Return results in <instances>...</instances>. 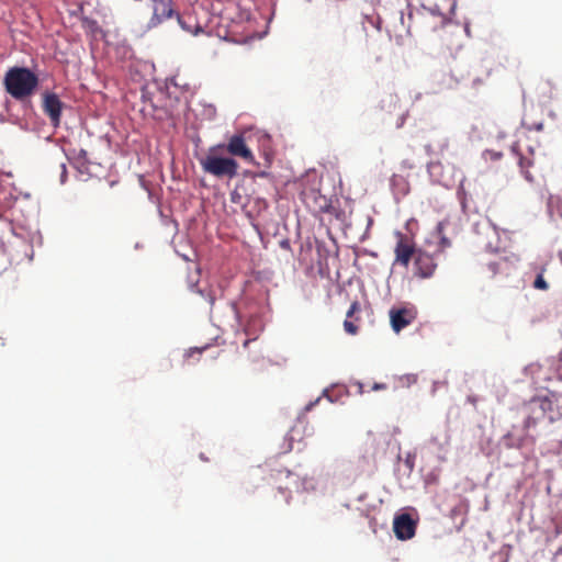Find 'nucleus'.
Here are the masks:
<instances>
[{
    "instance_id": "obj_1",
    "label": "nucleus",
    "mask_w": 562,
    "mask_h": 562,
    "mask_svg": "<svg viewBox=\"0 0 562 562\" xmlns=\"http://www.w3.org/2000/svg\"><path fill=\"white\" fill-rule=\"evenodd\" d=\"M5 91L15 100H24L31 97L37 86L38 77L25 67L10 68L3 78Z\"/></svg>"
},
{
    "instance_id": "obj_2",
    "label": "nucleus",
    "mask_w": 562,
    "mask_h": 562,
    "mask_svg": "<svg viewBox=\"0 0 562 562\" xmlns=\"http://www.w3.org/2000/svg\"><path fill=\"white\" fill-rule=\"evenodd\" d=\"M223 150L218 145L209 149V153L200 159V165L204 172L216 178L233 179L238 175V162L233 157H224L221 155Z\"/></svg>"
},
{
    "instance_id": "obj_3",
    "label": "nucleus",
    "mask_w": 562,
    "mask_h": 562,
    "mask_svg": "<svg viewBox=\"0 0 562 562\" xmlns=\"http://www.w3.org/2000/svg\"><path fill=\"white\" fill-rule=\"evenodd\" d=\"M149 8L151 10V15L147 22L149 30L158 27L172 18H177L181 27L188 30L184 21L176 9L173 0H149Z\"/></svg>"
},
{
    "instance_id": "obj_4",
    "label": "nucleus",
    "mask_w": 562,
    "mask_h": 562,
    "mask_svg": "<svg viewBox=\"0 0 562 562\" xmlns=\"http://www.w3.org/2000/svg\"><path fill=\"white\" fill-rule=\"evenodd\" d=\"M218 147L232 157H239L250 165H257L255 156L241 134L233 135L226 144H218Z\"/></svg>"
},
{
    "instance_id": "obj_5",
    "label": "nucleus",
    "mask_w": 562,
    "mask_h": 562,
    "mask_svg": "<svg viewBox=\"0 0 562 562\" xmlns=\"http://www.w3.org/2000/svg\"><path fill=\"white\" fill-rule=\"evenodd\" d=\"M397 243L394 249L395 262L407 268L412 258L416 256L417 250L415 249L414 243L409 237L402 233H397Z\"/></svg>"
},
{
    "instance_id": "obj_6",
    "label": "nucleus",
    "mask_w": 562,
    "mask_h": 562,
    "mask_svg": "<svg viewBox=\"0 0 562 562\" xmlns=\"http://www.w3.org/2000/svg\"><path fill=\"white\" fill-rule=\"evenodd\" d=\"M43 111L49 117L54 127L60 124L61 111L65 104L60 101L58 95L54 92H46L43 95Z\"/></svg>"
},
{
    "instance_id": "obj_7",
    "label": "nucleus",
    "mask_w": 562,
    "mask_h": 562,
    "mask_svg": "<svg viewBox=\"0 0 562 562\" xmlns=\"http://www.w3.org/2000/svg\"><path fill=\"white\" fill-rule=\"evenodd\" d=\"M515 270L514 263L506 257H497L494 260L488 261L483 268V273L487 278L493 279L497 276L509 277Z\"/></svg>"
},
{
    "instance_id": "obj_8",
    "label": "nucleus",
    "mask_w": 562,
    "mask_h": 562,
    "mask_svg": "<svg viewBox=\"0 0 562 562\" xmlns=\"http://www.w3.org/2000/svg\"><path fill=\"white\" fill-rule=\"evenodd\" d=\"M386 32L391 38H394L398 45H402L404 38L409 35V27L404 23L403 11H397L393 14L392 21L387 22Z\"/></svg>"
},
{
    "instance_id": "obj_9",
    "label": "nucleus",
    "mask_w": 562,
    "mask_h": 562,
    "mask_svg": "<svg viewBox=\"0 0 562 562\" xmlns=\"http://www.w3.org/2000/svg\"><path fill=\"white\" fill-rule=\"evenodd\" d=\"M414 266L415 274L420 278H430L437 268L434 257L423 250H417L414 258Z\"/></svg>"
},
{
    "instance_id": "obj_10",
    "label": "nucleus",
    "mask_w": 562,
    "mask_h": 562,
    "mask_svg": "<svg viewBox=\"0 0 562 562\" xmlns=\"http://www.w3.org/2000/svg\"><path fill=\"white\" fill-rule=\"evenodd\" d=\"M303 201L314 212L327 213L330 209V201L317 190H308L302 193Z\"/></svg>"
},
{
    "instance_id": "obj_11",
    "label": "nucleus",
    "mask_w": 562,
    "mask_h": 562,
    "mask_svg": "<svg viewBox=\"0 0 562 562\" xmlns=\"http://www.w3.org/2000/svg\"><path fill=\"white\" fill-rule=\"evenodd\" d=\"M416 314L411 308H398L390 311L391 326L395 333H400L415 319Z\"/></svg>"
},
{
    "instance_id": "obj_12",
    "label": "nucleus",
    "mask_w": 562,
    "mask_h": 562,
    "mask_svg": "<svg viewBox=\"0 0 562 562\" xmlns=\"http://www.w3.org/2000/svg\"><path fill=\"white\" fill-rule=\"evenodd\" d=\"M547 401L541 400H532L527 404V409L529 415L526 417L524 422V429L528 430L531 427H535L539 419L543 418L546 413V404Z\"/></svg>"
},
{
    "instance_id": "obj_13",
    "label": "nucleus",
    "mask_w": 562,
    "mask_h": 562,
    "mask_svg": "<svg viewBox=\"0 0 562 562\" xmlns=\"http://www.w3.org/2000/svg\"><path fill=\"white\" fill-rule=\"evenodd\" d=\"M418 521V512L414 507H406L394 516L393 527H416Z\"/></svg>"
},
{
    "instance_id": "obj_14",
    "label": "nucleus",
    "mask_w": 562,
    "mask_h": 562,
    "mask_svg": "<svg viewBox=\"0 0 562 562\" xmlns=\"http://www.w3.org/2000/svg\"><path fill=\"white\" fill-rule=\"evenodd\" d=\"M359 311L360 303L358 301L352 302L349 310L347 311L344 328L350 335H356L358 333V326L352 321H350V318H352L353 315Z\"/></svg>"
},
{
    "instance_id": "obj_15",
    "label": "nucleus",
    "mask_w": 562,
    "mask_h": 562,
    "mask_svg": "<svg viewBox=\"0 0 562 562\" xmlns=\"http://www.w3.org/2000/svg\"><path fill=\"white\" fill-rule=\"evenodd\" d=\"M548 212L552 218L555 216L562 218V200L558 196L551 195L548 199Z\"/></svg>"
},
{
    "instance_id": "obj_16",
    "label": "nucleus",
    "mask_w": 562,
    "mask_h": 562,
    "mask_svg": "<svg viewBox=\"0 0 562 562\" xmlns=\"http://www.w3.org/2000/svg\"><path fill=\"white\" fill-rule=\"evenodd\" d=\"M363 452L366 462L374 461L376 454V441L374 438L369 437L363 443Z\"/></svg>"
},
{
    "instance_id": "obj_17",
    "label": "nucleus",
    "mask_w": 562,
    "mask_h": 562,
    "mask_svg": "<svg viewBox=\"0 0 562 562\" xmlns=\"http://www.w3.org/2000/svg\"><path fill=\"white\" fill-rule=\"evenodd\" d=\"M533 165V161L530 158L520 156L519 157V167L521 169V172L524 173V177L527 181L533 182L535 178L529 171V168Z\"/></svg>"
},
{
    "instance_id": "obj_18",
    "label": "nucleus",
    "mask_w": 562,
    "mask_h": 562,
    "mask_svg": "<svg viewBox=\"0 0 562 562\" xmlns=\"http://www.w3.org/2000/svg\"><path fill=\"white\" fill-rule=\"evenodd\" d=\"M533 165V161L530 158L520 156L519 157V167L521 169V172L524 173V177L527 181L533 182L535 178L529 171V168Z\"/></svg>"
},
{
    "instance_id": "obj_19",
    "label": "nucleus",
    "mask_w": 562,
    "mask_h": 562,
    "mask_svg": "<svg viewBox=\"0 0 562 562\" xmlns=\"http://www.w3.org/2000/svg\"><path fill=\"white\" fill-rule=\"evenodd\" d=\"M446 222H439L437 225V235L440 239V246L441 248H447L451 246V241L446 237L443 231H445Z\"/></svg>"
},
{
    "instance_id": "obj_20",
    "label": "nucleus",
    "mask_w": 562,
    "mask_h": 562,
    "mask_svg": "<svg viewBox=\"0 0 562 562\" xmlns=\"http://www.w3.org/2000/svg\"><path fill=\"white\" fill-rule=\"evenodd\" d=\"M485 161H497L502 159L503 153L494 149H485L482 154Z\"/></svg>"
},
{
    "instance_id": "obj_21",
    "label": "nucleus",
    "mask_w": 562,
    "mask_h": 562,
    "mask_svg": "<svg viewBox=\"0 0 562 562\" xmlns=\"http://www.w3.org/2000/svg\"><path fill=\"white\" fill-rule=\"evenodd\" d=\"M543 271L544 269H542L541 272L536 277L533 281V288L537 290L547 291L549 289V284L543 278Z\"/></svg>"
},
{
    "instance_id": "obj_22",
    "label": "nucleus",
    "mask_w": 562,
    "mask_h": 562,
    "mask_svg": "<svg viewBox=\"0 0 562 562\" xmlns=\"http://www.w3.org/2000/svg\"><path fill=\"white\" fill-rule=\"evenodd\" d=\"M406 467L409 469V471H412L414 469V465H415V456L411 454V453H407V456L405 457V460H404Z\"/></svg>"
},
{
    "instance_id": "obj_23",
    "label": "nucleus",
    "mask_w": 562,
    "mask_h": 562,
    "mask_svg": "<svg viewBox=\"0 0 562 562\" xmlns=\"http://www.w3.org/2000/svg\"><path fill=\"white\" fill-rule=\"evenodd\" d=\"M386 389H387V385L385 383H374L371 386L372 391H382V390H386Z\"/></svg>"
},
{
    "instance_id": "obj_24",
    "label": "nucleus",
    "mask_w": 562,
    "mask_h": 562,
    "mask_svg": "<svg viewBox=\"0 0 562 562\" xmlns=\"http://www.w3.org/2000/svg\"><path fill=\"white\" fill-rule=\"evenodd\" d=\"M279 490L285 496V498L288 499L289 495H290V486L289 485L279 486Z\"/></svg>"
},
{
    "instance_id": "obj_25",
    "label": "nucleus",
    "mask_w": 562,
    "mask_h": 562,
    "mask_svg": "<svg viewBox=\"0 0 562 562\" xmlns=\"http://www.w3.org/2000/svg\"><path fill=\"white\" fill-rule=\"evenodd\" d=\"M263 155H265L266 162L269 166L272 161V154L269 151H265Z\"/></svg>"
},
{
    "instance_id": "obj_26",
    "label": "nucleus",
    "mask_w": 562,
    "mask_h": 562,
    "mask_svg": "<svg viewBox=\"0 0 562 562\" xmlns=\"http://www.w3.org/2000/svg\"><path fill=\"white\" fill-rule=\"evenodd\" d=\"M533 128H535L536 131H542V128H543V124H542V123L535 124Z\"/></svg>"
},
{
    "instance_id": "obj_27",
    "label": "nucleus",
    "mask_w": 562,
    "mask_h": 562,
    "mask_svg": "<svg viewBox=\"0 0 562 562\" xmlns=\"http://www.w3.org/2000/svg\"><path fill=\"white\" fill-rule=\"evenodd\" d=\"M319 401V398L316 400L315 403H310L307 406H306V411H310L312 409V407Z\"/></svg>"
},
{
    "instance_id": "obj_28",
    "label": "nucleus",
    "mask_w": 562,
    "mask_h": 562,
    "mask_svg": "<svg viewBox=\"0 0 562 562\" xmlns=\"http://www.w3.org/2000/svg\"><path fill=\"white\" fill-rule=\"evenodd\" d=\"M407 380L408 382H416V375H408Z\"/></svg>"
},
{
    "instance_id": "obj_29",
    "label": "nucleus",
    "mask_w": 562,
    "mask_h": 562,
    "mask_svg": "<svg viewBox=\"0 0 562 562\" xmlns=\"http://www.w3.org/2000/svg\"><path fill=\"white\" fill-rule=\"evenodd\" d=\"M438 14L441 16L442 23H446L448 21V18L446 15H442L438 12Z\"/></svg>"
},
{
    "instance_id": "obj_30",
    "label": "nucleus",
    "mask_w": 562,
    "mask_h": 562,
    "mask_svg": "<svg viewBox=\"0 0 562 562\" xmlns=\"http://www.w3.org/2000/svg\"><path fill=\"white\" fill-rule=\"evenodd\" d=\"M203 349H199V348H194L192 349L190 352H198V353H201Z\"/></svg>"
},
{
    "instance_id": "obj_31",
    "label": "nucleus",
    "mask_w": 562,
    "mask_h": 562,
    "mask_svg": "<svg viewBox=\"0 0 562 562\" xmlns=\"http://www.w3.org/2000/svg\"><path fill=\"white\" fill-rule=\"evenodd\" d=\"M558 257H559V259H560V261L562 263V250L559 251Z\"/></svg>"
},
{
    "instance_id": "obj_32",
    "label": "nucleus",
    "mask_w": 562,
    "mask_h": 562,
    "mask_svg": "<svg viewBox=\"0 0 562 562\" xmlns=\"http://www.w3.org/2000/svg\"><path fill=\"white\" fill-rule=\"evenodd\" d=\"M558 554H562V546L557 550Z\"/></svg>"
},
{
    "instance_id": "obj_33",
    "label": "nucleus",
    "mask_w": 562,
    "mask_h": 562,
    "mask_svg": "<svg viewBox=\"0 0 562 562\" xmlns=\"http://www.w3.org/2000/svg\"><path fill=\"white\" fill-rule=\"evenodd\" d=\"M249 339L245 340L244 346L246 347L249 344Z\"/></svg>"
},
{
    "instance_id": "obj_34",
    "label": "nucleus",
    "mask_w": 562,
    "mask_h": 562,
    "mask_svg": "<svg viewBox=\"0 0 562 562\" xmlns=\"http://www.w3.org/2000/svg\"><path fill=\"white\" fill-rule=\"evenodd\" d=\"M562 533V529H557V535H561Z\"/></svg>"
},
{
    "instance_id": "obj_35",
    "label": "nucleus",
    "mask_w": 562,
    "mask_h": 562,
    "mask_svg": "<svg viewBox=\"0 0 562 562\" xmlns=\"http://www.w3.org/2000/svg\"><path fill=\"white\" fill-rule=\"evenodd\" d=\"M61 167H63V171L65 172L66 171V166L63 164Z\"/></svg>"
}]
</instances>
